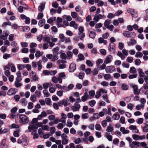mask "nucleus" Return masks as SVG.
<instances>
[{
  "label": "nucleus",
  "mask_w": 148,
  "mask_h": 148,
  "mask_svg": "<svg viewBox=\"0 0 148 148\" xmlns=\"http://www.w3.org/2000/svg\"><path fill=\"white\" fill-rule=\"evenodd\" d=\"M103 60L102 59H99L97 61H96V66H99L100 64L102 63Z\"/></svg>",
  "instance_id": "40"
},
{
  "label": "nucleus",
  "mask_w": 148,
  "mask_h": 148,
  "mask_svg": "<svg viewBox=\"0 0 148 148\" xmlns=\"http://www.w3.org/2000/svg\"><path fill=\"white\" fill-rule=\"evenodd\" d=\"M113 59V57L111 55L108 56L106 58L105 60L104 61L105 64H108L110 63Z\"/></svg>",
  "instance_id": "7"
},
{
  "label": "nucleus",
  "mask_w": 148,
  "mask_h": 148,
  "mask_svg": "<svg viewBox=\"0 0 148 148\" xmlns=\"http://www.w3.org/2000/svg\"><path fill=\"white\" fill-rule=\"evenodd\" d=\"M111 21L110 20H106L105 21L104 23V25L106 28H108V26L110 23Z\"/></svg>",
  "instance_id": "22"
},
{
  "label": "nucleus",
  "mask_w": 148,
  "mask_h": 148,
  "mask_svg": "<svg viewBox=\"0 0 148 148\" xmlns=\"http://www.w3.org/2000/svg\"><path fill=\"white\" fill-rule=\"evenodd\" d=\"M30 100L32 102H34L36 100V97L34 95H32L31 96Z\"/></svg>",
  "instance_id": "52"
},
{
  "label": "nucleus",
  "mask_w": 148,
  "mask_h": 148,
  "mask_svg": "<svg viewBox=\"0 0 148 148\" xmlns=\"http://www.w3.org/2000/svg\"><path fill=\"white\" fill-rule=\"evenodd\" d=\"M20 122L22 124H25L28 123L29 118L24 114H21L19 116Z\"/></svg>",
  "instance_id": "1"
},
{
  "label": "nucleus",
  "mask_w": 148,
  "mask_h": 148,
  "mask_svg": "<svg viewBox=\"0 0 148 148\" xmlns=\"http://www.w3.org/2000/svg\"><path fill=\"white\" fill-rule=\"evenodd\" d=\"M89 98V95L86 93L85 92L83 96L82 97V101L84 102L87 100Z\"/></svg>",
  "instance_id": "16"
},
{
  "label": "nucleus",
  "mask_w": 148,
  "mask_h": 148,
  "mask_svg": "<svg viewBox=\"0 0 148 148\" xmlns=\"http://www.w3.org/2000/svg\"><path fill=\"white\" fill-rule=\"evenodd\" d=\"M20 130L19 129H17L16 131H15L13 133V135L15 137H18L19 136V133Z\"/></svg>",
  "instance_id": "29"
},
{
  "label": "nucleus",
  "mask_w": 148,
  "mask_h": 148,
  "mask_svg": "<svg viewBox=\"0 0 148 148\" xmlns=\"http://www.w3.org/2000/svg\"><path fill=\"white\" fill-rule=\"evenodd\" d=\"M15 82L14 84L15 85L16 87L18 88L22 86V84L19 82Z\"/></svg>",
  "instance_id": "55"
},
{
  "label": "nucleus",
  "mask_w": 148,
  "mask_h": 148,
  "mask_svg": "<svg viewBox=\"0 0 148 148\" xmlns=\"http://www.w3.org/2000/svg\"><path fill=\"white\" fill-rule=\"evenodd\" d=\"M43 92L44 95V96L48 97L50 96V94L49 93L47 90H44L43 91Z\"/></svg>",
  "instance_id": "33"
},
{
  "label": "nucleus",
  "mask_w": 148,
  "mask_h": 148,
  "mask_svg": "<svg viewBox=\"0 0 148 148\" xmlns=\"http://www.w3.org/2000/svg\"><path fill=\"white\" fill-rule=\"evenodd\" d=\"M120 117V115L118 112L114 114L112 116V118L114 120L119 119Z\"/></svg>",
  "instance_id": "24"
},
{
  "label": "nucleus",
  "mask_w": 148,
  "mask_h": 148,
  "mask_svg": "<svg viewBox=\"0 0 148 148\" xmlns=\"http://www.w3.org/2000/svg\"><path fill=\"white\" fill-rule=\"evenodd\" d=\"M107 134L108 135L106 136L107 139L109 141H112V136L110 135V133H108Z\"/></svg>",
  "instance_id": "57"
},
{
  "label": "nucleus",
  "mask_w": 148,
  "mask_h": 148,
  "mask_svg": "<svg viewBox=\"0 0 148 148\" xmlns=\"http://www.w3.org/2000/svg\"><path fill=\"white\" fill-rule=\"evenodd\" d=\"M11 56L10 54L6 53L3 55V58L7 60Z\"/></svg>",
  "instance_id": "48"
},
{
  "label": "nucleus",
  "mask_w": 148,
  "mask_h": 148,
  "mask_svg": "<svg viewBox=\"0 0 148 148\" xmlns=\"http://www.w3.org/2000/svg\"><path fill=\"white\" fill-rule=\"evenodd\" d=\"M45 23V20L44 19H42L40 20L38 22V25L40 27H42Z\"/></svg>",
  "instance_id": "19"
},
{
  "label": "nucleus",
  "mask_w": 148,
  "mask_h": 148,
  "mask_svg": "<svg viewBox=\"0 0 148 148\" xmlns=\"http://www.w3.org/2000/svg\"><path fill=\"white\" fill-rule=\"evenodd\" d=\"M121 88L123 90H126L128 89L129 86L128 85L123 83L121 85Z\"/></svg>",
  "instance_id": "20"
},
{
  "label": "nucleus",
  "mask_w": 148,
  "mask_h": 148,
  "mask_svg": "<svg viewBox=\"0 0 148 148\" xmlns=\"http://www.w3.org/2000/svg\"><path fill=\"white\" fill-rule=\"evenodd\" d=\"M59 49V47H56V48L53 49V55H58L59 54L58 51Z\"/></svg>",
  "instance_id": "18"
},
{
  "label": "nucleus",
  "mask_w": 148,
  "mask_h": 148,
  "mask_svg": "<svg viewBox=\"0 0 148 148\" xmlns=\"http://www.w3.org/2000/svg\"><path fill=\"white\" fill-rule=\"evenodd\" d=\"M25 66H26V65L25 64H18L17 66V68L19 70H22L26 68Z\"/></svg>",
  "instance_id": "28"
},
{
  "label": "nucleus",
  "mask_w": 148,
  "mask_h": 148,
  "mask_svg": "<svg viewBox=\"0 0 148 148\" xmlns=\"http://www.w3.org/2000/svg\"><path fill=\"white\" fill-rule=\"evenodd\" d=\"M86 64L89 66L92 67L93 65V64L91 62L88 60H87L86 61Z\"/></svg>",
  "instance_id": "50"
},
{
  "label": "nucleus",
  "mask_w": 148,
  "mask_h": 148,
  "mask_svg": "<svg viewBox=\"0 0 148 148\" xmlns=\"http://www.w3.org/2000/svg\"><path fill=\"white\" fill-rule=\"evenodd\" d=\"M134 105L131 103H129L127 104V108L131 110H132L133 108Z\"/></svg>",
  "instance_id": "59"
},
{
  "label": "nucleus",
  "mask_w": 148,
  "mask_h": 148,
  "mask_svg": "<svg viewBox=\"0 0 148 148\" xmlns=\"http://www.w3.org/2000/svg\"><path fill=\"white\" fill-rule=\"evenodd\" d=\"M96 101L94 100L89 101L88 102L89 105L91 107H93L96 104Z\"/></svg>",
  "instance_id": "31"
},
{
  "label": "nucleus",
  "mask_w": 148,
  "mask_h": 148,
  "mask_svg": "<svg viewBox=\"0 0 148 148\" xmlns=\"http://www.w3.org/2000/svg\"><path fill=\"white\" fill-rule=\"evenodd\" d=\"M49 84L48 83H45L43 84V88L45 90H47V89L48 88Z\"/></svg>",
  "instance_id": "54"
},
{
  "label": "nucleus",
  "mask_w": 148,
  "mask_h": 148,
  "mask_svg": "<svg viewBox=\"0 0 148 148\" xmlns=\"http://www.w3.org/2000/svg\"><path fill=\"white\" fill-rule=\"evenodd\" d=\"M111 76L110 74H105L104 75V78L106 80H108L110 78Z\"/></svg>",
  "instance_id": "42"
},
{
  "label": "nucleus",
  "mask_w": 148,
  "mask_h": 148,
  "mask_svg": "<svg viewBox=\"0 0 148 148\" xmlns=\"http://www.w3.org/2000/svg\"><path fill=\"white\" fill-rule=\"evenodd\" d=\"M78 58L80 61L83 60L84 59V57L82 54H79L78 56Z\"/></svg>",
  "instance_id": "58"
},
{
  "label": "nucleus",
  "mask_w": 148,
  "mask_h": 148,
  "mask_svg": "<svg viewBox=\"0 0 148 148\" xmlns=\"http://www.w3.org/2000/svg\"><path fill=\"white\" fill-rule=\"evenodd\" d=\"M133 58L132 57H128L126 59V61L129 63H132L133 62Z\"/></svg>",
  "instance_id": "46"
},
{
  "label": "nucleus",
  "mask_w": 148,
  "mask_h": 148,
  "mask_svg": "<svg viewBox=\"0 0 148 148\" xmlns=\"http://www.w3.org/2000/svg\"><path fill=\"white\" fill-rule=\"evenodd\" d=\"M43 132V131L41 128H40L38 130V133L41 138L44 135Z\"/></svg>",
  "instance_id": "32"
},
{
  "label": "nucleus",
  "mask_w": 148,
  "mask_h": 148,
  "mask_svg": "<svg viewBox=\"0 0 148 148\" xmlns=\"http://www.w3.org/2000/svg\"><path fill=\"white\" fill-rule=\"evenodd\" d=\"M12 65V64L11 62L8 63V64L6 65L5 67V69L6 70H8L9 71L10 70V67Z\"/></svg>",
  "instance_id": "35"
},
{
  "label": "nucleus",
  "mask_w": 148,
  "mask_h": 148,
  "mask_svg": "<svg viewBox=\"0 0 148 148\" xmlns=\"http://www.w3.org/2000/svg\"><path fill=\"white\" fill-rule=\"evenodd\" d=\"M71 16L73 18H76L78 16V14L76 12H72L71 13Z\"/></svg>",
  "instance_id": "53"
},
{
  "label": "nucleus",
  "mask_w": 148,
  "mask_h": 148,
  "mask_svg": "<svg viewBox=\"0 0 148 148\" xmlns=\"http://www.w3.org/2000/svg\"><path fill=\"white\" fill-rule=\"evenodd\" d=\"M20 102L23 105H26L27 104V101H26V99L25 98H23L20 100Z\"/></svg>",
  "instance_id": "30"
},
{
  "label": "nucleus",
  "mask_w": 148,
  "mask_h": 148,
  "mask_svg": "<svg viewBox=\"0 0 148 148\" xmlns=\"http://www.w3.org/2000/svg\"><path fill=\"white\" fill-rule=\"evenodd\" d=\"M115 70V68L112 65L108 66L106 68V71L108 73H113Z\"/></svg>",
  "instance_id": "4"
},
{
  "label": "nucleus",
  "mask_w": 148,
  "mask_h": 148,
  "mask_svg": "<svg viewBox=\"0 0 148 148\" xmlns=\"http://www.w3.org/2000/svg\"><path fill=\"white\" fill-rule=\"evenodd\" d=\"M78 34L80 36V39L81 40H83V38L85 36V34L83 32L82 33H78Z\"/></svg>",
  "instance_id": "45"
},
{
  "label": "nucleus",
  "mask_w": 148,
  "mask_h": 148,
  "mask_svg": "<svg viewBox=\"0 0 148 148\" xmlns=\"http://www.w3.org/2000/svg\"><path fill=\"white\" fill-rule=\"evenodd\" d=\"M122 52L124 55L127 56L128 55V51L125 49H123L122 51Z\"/></svg>",
  "instance_id": "60"
},
{
  "label": "nucleus",
  "mask_w": 148,
  "mask_h": 148,
  "mask_svg": "<svg viewBox=\"0 0 148 148\" xmlns=\"http://www.w3.org/2000/svg\"><path fill=\"white\" fill-rule=\"evenodd\" d=\"M43 40L45 42L47 43H50V39L48 36L44 37L42 38Z\"/></svg>",
  "instance_id": "25"
},
{
  "label": "nucleus",
  "mask_w": 148,
  "mask_h": 148,
  "mask_svg": "<svg viewBox=\"0 0 148 148\" xmlns=\"http://www.w3.org/2000/svg\"><path fill=\"white\" fill-rule=\"evenodd\" d=\"M21 45L22 47L25 48L28 46V43L26 42H21Z\"/></svg>",
  "instance_id": "61"
},
{
  "label": "nucleus",
  "mask_w": 148,
  "mask_h": 148,
  "mask_svg": "<svg viewBox=\"0 0 148 148\" xmlns=\"http://www.w3.org/2000/svg\"><path fill=\"white\" fill-rule=\"evenodd\" d=\"M41 63L42 61L41 60H39L37 63L35 61H33L32 63V67L33 68H36L37 67V66H38V69L39 71H40L42 67Z\"/></svg>",
  "instance_id": "2"
},
{
  "label": "nucleus",
  "mask_w": 148,
  "mask_h": 148,
  "mask_svg": "<svg viewBox=\"0 0 148 148\" xmlns=\"http://www.w3.org/2000/svg\"><path fill=\"white\" fill-rule=\"evenodd\" d=\"M30 30V28L29 26H26L23 27V31L25 32H28Z\"/></svg>",
  "instance_id": "37"
},
{
  "label": "nucleus",
  "mask_w": 148,
  "mask_h": 148,
  "mask_svg": "<svg viewBox=\"0 0 148 148\" xmlns=\"http://www.w3.org/2000/svg\"><path fill=\"white\" fill-rule=\"evenodd\" d=\"M60 58H61L65 60L66 58V56L65 53H61L60 56Z\"/></svg>",
  "instance_id": "39"
},
{
  "label": "nucleus",
  "mask_w": 148,
  "mask_h": 148,
  "mask_svg": "<svg viewBox=\"0 0 148 148\" xmlns=\"http://www.w3.org/2000/svg\"><path fill=\"white\" fill-rule=\"evenodd\" d=\"M138 72L139 74L140 77H143L145 76L144 73L143 72V70L140 68H139L138 69Z\"/></svg>",
  "instance_id": "26"
},
{
  "label": "nucleus",
  "mask_w": 148,
  "mask_h": 148,
  "mask_svg": "<svg viewBox=\"0 0 148 148\" xmlns=\"http://www.w3.org/2000/svg\"><path fill=\"white\" fill-rule=\"evenodd\" d=\"M123 35L127 38L134 37L135 36V34L134 32H129L126 31L123 32Z\"/></svg>",
  "instance_id": "3"
},
{
  "label": "nucleus",
  "mask_w": 148,
  "mask_h": 148,
  "mask_svg": "<svg viewBox=\"0 0 148 148\" xmlns=\"http://www.w3.org/2000/svg\"><path fill=\"white\" fill-rule=\"evenodd\" d=\"M132 88L134 90V93L135 95H138L140 93V90L138 91V87L137 85H133Z\"/></svg>",
  "instance_id": "11"
},
{
  "label": "nucleus",
  "mask_w": 148,
  "mask_h": 148,
  "mask_svg": "<svg viewBox=\"0 0 148 148\" xmlns=\"http://www.w3.org/2000/svg\"><path fill=\"white\" fill-rule=\"evenodd\" d=\"M108 50L111 53H114L115 51V46L114 43H110L108 46Z\"/></svg>",
  "instance_id": "5"
},
{
  "label": "nucleus",
  "mask_w": 148,
  "mask_h": 148,
  "mask_svg": "<svg viewBox=\"0 0 148 148\" xmlns=\"http://www.w3.org/2000/svg\"><path fill=\"white\" fill-rule=\"evenodd\" d=\"M96 36V33L94 31H90L89 34L90 37L92 39H94Z\"/></svg>",
  "instance_id": "27"
},
{
  "label": "nucleus",
  "mask_w": 148,
  "mask_h": 148,
  "mask_svg": "<svg viewBox=\"0 0 148 148\" xmlns=\"http://www.w3.org/2000/svg\"><path fill=\"white\" fill-rule=\"evenodd\" d=\"M101 92L99 90L98 92H97L96 93V95H95V97L97 99H98L99 98V97L101 96Z\"/></svg>",
  "instance_id": "47"
},
{
  "label": "nucleus",
  "mask_w": 148,
  "mask_h": 148,
  "mask_svg": "<svg viewBox=\"0 0 148 148\" xmlns=\"http://www.w3.org/2000/svg\"><path fill=\"white\" fill-rule=\"evenodd\" d=\"M59 75L60 77L64 79H65L66 77V75L64 72H61L60 73Z\"/></svg>",
  "instance_id": "49"
},
{
  "label": "nucleus",
  "mask_w": 148,
  "mask_h": 148,
  "mask_svg": "<svg viewBox=\"0 0 148 148\" xmlns=\"http://www.w3.org/2000/svg\"><path fill=\"white\" fill-rule=\"evenodd\" d=\"M0 147L1 148H8V147L6 144L5 139H3L1 141Z\"/></svg>",
  "instance_id": "12"
},
{
  "label": "nucleus",
  "mask_w": 148,
  "mask_h": 148,
  "mask_svg": "<svg viewBox=\"0 0 148 148\" xmlns=\"http://www.w3.org/2000/svg\"><path fill=\"white\" fill-rule=\"evenodd\" d=\"M140 136L136 134H134L132 135V138L133 139L135 140H140Z\"/></svg>",
  "instance_id": "38"
},
{
  "label": "nucleus",
  "mask_w": 148,
  "mask_h": 148,
  "mask_svg": "<svg viewBox=\"0 0 148 148\" xmlns=\"http://www.w3.org/2000/svg\"><path fill=\"white\" fill-rule=\"evenodd\" d=\"M89 117V115L88 113H85L82 114L81 116L82 119H88Z\"/></svg>",
  "instance_id": "34"
},
{
  "label": "nucleus",
  "mask_w": 148,
  "mask_h": 148,
  "mask_svg": "<svg viewBox=\"0 0 148 148\" xmlns=\"http://www.w3.org/2000/svg\"><path fill=\"white\" fill-rule=\"evenodd\" d=\"M45 2H43L41 3L40 5L39 6L38 8V10L39 11L42 12L43 10L45 8Z\"/></svg>",
  "instance_id": "14"
},
{
  "label": "nucleus",
  "mask_w": 148,
  "mask_h": 148,
  "mask_svg": "<svg viewBox=\"0 0 148 148\" xmlns=\"http://www.w3.org/2000/svg\"><path fill=\"white\" fill-rule=\"evenodd\" d=\"M81 107L80 105L78 103H75L74 106L71 107V109L73 112L79 111Z\"/></svg>",
  "instance_id": "8"
},
{
  "label": "nucleus",
  "mask_w": 148,
  "mask_h": 148,
  "mask_svg": "<svg viewBox=\"0 0 148 148\" xmlns=\"http://www.w3.org/2000/svg\"><path fill=\"white\" fill-rule=\"evenodd\" d=\"M17 90L16 88H11L8 91L7 94L9 96L15 94L17 92Z\"/></svg>",
  "instance_id": "6"
},
{
  "label": "nucleus",
  "mask_w": 148,
  "mask_h": 148,
  "mask_svg": "<svg viewBox=\"0 0 148 148\" xmlns=\"http://www.w3.org/2000/svg\"><path fill=\"white\" fill-rule=\"evenodd\" d=\"M136 71V69L134 66H132L130 67V73H135Z\"/></svg>",
  "instance_id": "41"
},
{
  "label": "nucleus",
  "mask_w": 148,
  "mask_h": 148,
  "mask_svg": "<svg viewBox=\"0 0 148 148\" xmlns=\"http://www.w3.org/2000/svg\"><path fill=\"white\" fill-rule=\"evenodd\" d=\"M76 69L75 64L74 63H71L69 66V71L70 72H73Z\"/></svg>",
  "instance_id": "10"
},
{
  "label": "nucleus",
  "mask_w": 148,
  "mask_h": 148,
  "mask_svg": "<svg viewBox=\"0 0 148 148\" xmlns=\"http://www.w3.org/2000/svg\"><path fill=\"white\" fill-rule=\"evenodd\" d=\"M124 47V44L122 42H119V48L121 50L123 49Z\"/></svg>",
  "instance_id": "63"
},
{
  "label": "nucleus",
  "mask_w": 148,
  "mask_h": 148,
  "mask_svg": "<svg viewBox=\"0 0 148 148\" xmlns=\"http://www.w3.org/2000/svg\"><path fill=\"white\" fill-rule=\"evenodd\" d=\"M48 119L50 121H53L55 119V116L53 115H50L48 116Z\"/></svg>",
  "instance_id": "62"
},
{
  "label": "nucleus",
  "mask_w": 148,
  "mask_h": 148,
  "mask_svg": "<svg viewBox=\"0 0 148 148\" xmlns=\"http://www.w3.org/2000/svg\"><path fill=\"white\" fill-rule=\"evenodd\" d=\"M38 127V125L36 124H34L33 125H30L28 127V128L29 130V132H31L32 130L34 129H37Z\"/></svg>",
  "instance_id": "9"
},
{
  "label": "nucleus",
  "mask_w": 148,
  "mask_h": 148,
  "mask_svg": "<svg viewBox=\"0 0 148 148\" xmlns=\"http://www.w3.org/2000/svg\"><path fill=\"white\" fill-rule=\"evenodd\" d=\"M106 64L104 63L100 66H99V65L97 66V69L99 70H103L105 69H106Z\"/></svg>",
  "instance_id": "21"
},
{
  "label": "nucleus",
  "mask_w": 148,
  "mask_h": 148,
  "mask_svg": "<svg viewBox=\"0 0 148 148\" xmlns=\"http://www.w3.org/2000/svg\"><path fill=\"white\" fill-rule=\"evenodd\" d=\"M113 130V127L112 126L111 124H109V126L107 127L106 131L107 132H112Z\"/></svg>",
  "instance_id": "23"
},
{
  "label": "nucleus",
  "mask_w": 148,
  "mask_h": 148,
  "mask_svg": "<svg viewBox=\"0 0 148 148\" xmlns=\"http://www.w3.org/2000/svg\"><path fill=\"white\" fill-rule=\"evenodd\" d=\"M11 23L10 21H8L7 22H4L2 25V27H5L7 25H11Z\"/></svg>",
  "instance_id": "36"
},
{
  "label": "nucleus",
  "mask_w": 148,
  "mask_h": 148,
  "mask_svg": "<svg viewBox=\"0 0 148 148\" xmlns=\"http://www.w3.org/2000/svg\"><path fill=\"white\" fill-rule=\"evenodd\" d=\"M43 16V14L42 13H38L36 19L37 20L42 19Z\"/></svg>",
  "instance_id": "44"
},
{
  "label": "nucleus",
  "mask_w": 148,
  "mask_h": 148,
  "mask_svg": "<svg viewBox=\"0 0 148 148\" xmlns=\"http://www.w3.org/2000/svg\"><path fill=\"white\" fill-rule=\"evenodd\" d=\"M69 26L73 27L75 29H77L78 27V25L74 21H71L70 23Z\"/></svg>",
  "instance_id": "17"
},
{
  "label": "nucleus",
  "mask_w": 148,
  "mask_h": 148,
  "mask_svg": "<svg viewBox=\"0 0 148 148\" xmlns=\"http://www.w3.org/2000/svg\"><path fill=\"white\" fill-rule=\"evenodd\" d=\"M84 76V72H80L79 75V78L80 79H82Z\"/></svg>",
  "instance_id": "56"
},
{
  "label": "nucleus",
  "mask_w": 148,
  "mask_h": 148,
  "mask_svg": "<svg viewBox=\"0 0 148 148\" xmlns=\"http://www.w3.org/2000/svg\"><path fill=\"white\" fill-rule=\"evenodd\" d=\"M102 19L101 15V14H95V16L93 20L95 22H96V23H97L99 21L100 19Z\"/></svg>",
  "instance_id": "15"
},
{
  "label": "nucleus",
  "mask_w": 148,
  "mask_h": 148,
  "mask_svg": "<svg viewBox=\"0 0 148 148\" xmlns=\"http://www.w3.org/2000/svg\"><path fill=\"white\" fill-rule=\"evenodd\" d=\"M115 14H113L112 13H109L107 16V18H108L111 19L115 17Z\"/></svg>",
  "instance_id": "51"
},
{
  "label": "nucleus",
  "mask_w": 148,
  "mask_h": 148,
  "mask_svg": "<svg viewBox=\"0 0 148 148\" xmlns=\"http://www.w3.org/2000/svg\"><path fill=\"white\" fill-rule=\"evenodd\" d=\"M52 7L55 8H57L58 7V4L57 2L55 1L52 3Z\"/></svg>",
  "instance_id": "64"
},
{
  "label": "nucleus",
  "mask_w": 148,
  "mask_h": 148,
  "mask_svg": "<svg viewBox=\"0 0 148 148\" xmlns=\"http://www.w3.org/2000/svg\"><path fill=\"white\" fill-rule=\"evenodd\" d=\"M143 54L141 52H138L136 53L135 56L136 58H141L142 57Z\"/></svg>",
  "instance_id": "43"
},
{
  "label": "nucleus",
  "mask_w": 148,
  "mask_h": 148,
  "mask_svg": "<svg viewBox=\"0 0 148 148\" xmlns=\"http://www.w3.org/2000/svg\"><path fill=\"white\" fill-rule=\"evenodd\" d=\"M140 143L136 141H133L132 143H129V146L131 148H133L135 146H137L138 147L140 146Z\"/></svg>",
  "instance_id": "13"
}]
</instances>
